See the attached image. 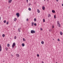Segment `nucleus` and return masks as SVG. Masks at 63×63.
I'll return each instance as SVG.
<instances>
[{
	"instance_id": "obj_1",
	"label": "nucleus",
	"mask_w": 63,
	"mask_h": 63,
	"mask_svg": "<svg viewBox=\"0 0 63 63\" xmlns=\"http://www.w3.org/2000/svg\"><path fill=\"white\" fill-rule=\"evenodd\" d=\"M57 24H58V26L59 27H60V24L59 23V21H57Z\"/></svg>"
},
{
	"instance_id": "obj_2",
	"label": "nucleus",
	"mask_w": 63,
	"mask_h": 63,
	"mask_svg": "<svg viewBox=\"0 0 63 63\" xmlns=\"http://www.w3.org/2000/svg\"><path fill=\"white\" fill-rule=\"evenodd\" d=\"M31 33H32V34L35 33V31H33V30H32L31 31Z\"/></svg>"
},
{
	"instance_id": "obj_3",
	"label": "nucleus",
	"mask_w": 63,
	"mask_h": 63,
	"mask_svg": "<svg viewBox=\"0 0 63 63\" xmlns=\"http://www.w3.org/2000/svg\"><path fill=\"white\" fill-rule=\"evenodd\" d=\"M12 46L13 48H14V47H15V46H16V43H13Z\"/></svg>"
},
{
	"instance_id": "obj_4",
	"label": "nucleus",
	"mask_w": 63,
	"mask_h": 63,
	"mask_svg": "<svg viewBox=\"0 0 63 63\" xmlns=\"http://www.w3.org/2000/svg\"><path fill=\"white\" fill-rule=\"evenodd\" d=\"M16 15L17 16V17H19V13H17L16 14Z\"/></svg>"
},
{
	"instance_id": "obj_5",
	"label": "nucleus",
	"mask_w": 63,
	"mask_h": 63,
	"mask_svg": "<svg viewBox=\"0 0 63 63\" xmlns=\"http://www.w3.org/2000/svg\"><path fill=\"white\" fill-rule=\"evenodd\" d=\"M21 29V28H19L18 29V31L19 32H20V30Z\"/></svg>"
},
{
	"instance_id": "obj_6",
	"label": "nucleus",
	"mask_w": 63,
	"mask_h": 63,
	"mask_svg": "<svg viewBox=\"0 0 63 63\" xmlns=\"http://www.w3.org/2000/svg\"><path fill=\"white\" fill-rule=\"evenodd\" d=\"M12 0H8L9 3V4L11 3L12 2Z\"/></svg>"
},
{
	"instance_id": "obj_7",
	"label": "nucleus",
	"mask_w": 63,
	"mask_h": 63,
	"mask_svg": "<svg viewBox=\"0 0 63 63\" xmlns=\"http://www.w3.org/2000/svg\"><path fill=\"white\" fill-rule=\"evenodd\" d=\"M1 50H2V48L1 46V44H0V51H1Z\"/></svg>"
},
{
	"instance_id": "obj_8",
	"label": "nucleus",
	"mask_w": 63,
	"mask_h": 63,
	"mask_svg": "<svg viewBox=\"0 0 63 63\" xmlns=\"http://www.w3.org/2000/svg\"><path fill=\"white\" fill-rule=\"evenodd\" d=\"M42 8L43 10H45V6H42Z\"/></svg>"
},
{
	"instance_id": "obj_9",
	"label": "nucleus",
	"mask_w": 63,
	"mask_h": 63,
	"mask_svg": "<svg viewBox=\"0 0 63 63\" xmlns=\"http://www.w3.org/2000/svg\"><path fill=\"white\" fill-rule=\"evenodd\" d=\"M34 22H32V26H33V25H34Z\"/></svg>"
},
{
	"instance_id": "obj_10",
	"label": "nucleus",
	"mask_w": 63,
	"mask_h": 63,
	"mask_svg": "<svg viewBox=\"0 0 63 63\" xmlns=\"http://www.w3.org/2000/svg\"><path fill=\"white\" fill-rule=\"evenodd\" d=\"M52 13H55V11L53 10H52Z\"/></svg>"
},
{
	"instance_id": "obj_11",
	"label": "nucleus",
	"mask_w": 63,
	"mask_h": 63,
	"mask_svg": "<svg viewBox=\"0 0 63 63\" xmlns=\"http://www.w3.org/2000/svg\"><path fill=\"white\" fill-rule=\"evenodd\" d=\"M16 56H17V57H19V54H16Z\"/></svg>"
},
{
	"instance_id": "obj_12",
	"label": "nucleus",
	"mask_w": 63,
	"mask_h": 63,
	"mask_svg": "<svg viewBox=\"0 0 63 63\" xmlns=\"http://www.w3.org/2000/svg\"><path fill=\"white\" fill-rule=\"evenodd\" d=\"M22 47L24 46H25L24 44V43H22Z\"/></svg>"
},
{
	"instance_id": "obj_13",
	"label": "nucleus",
	"mask_w": 63,
	"mask_h": 63,
	"mask_svg": "<svg viewBox=\"0 0 63 63\" xmlns=\"http://www.w3.org/2000/svg\"><path fill=\"white\" fill-rule=\"evenodd\" d=\"M37 11L38 13H40V10H39L37 9Z\"/></svg>"
},
{
	"instance_id": "obj_14",
	"label": "nucleus",
	"mask_w": 63,
	"mask_h": 63,
	"mask_svg": "<svg viewBox=\"0 0 63 63\" xmlns=\"http://www.w3.org/2000/svg\"><path fill=\"white\" fill-rule=\"evenodd\" d=\"M7 47H10V44H7Z\"/></svg>"
},
{
	"instance_id": "obj_15",
	"label": "nucleus",
	"mask_w": 63,
	"mask_h": 63,
	"mask_svg": "<svg viewBox=\"0 0 63 63\" xmlns=\"http://www.w3.org/2000/svg\"><path fill=\"white\" fill-rule=\"evenodd\" d=\"M63 34V33H62V32H60V34L61 35H62Z\"/></svg>"
},
{
	"instance_id": "obj_16",
	"label": "nucleus",
	"mask_w": 63,
	"mask_h": 63,
	"mask_svg": "<svg viewBox=\"0 0 63 63\" xmlns=\"http://www.w3.org/2000/svg\"><path fill=\"white\" fill-rule=\"evenodd\" d=\"M48 17H50V16H51L50 14H48Z\"/></svg>"
},
{
	"instance_id": "obj_17",
	"label": "nucleus",
	"mask_w": 63,
	"mask_h": 63,
	"mask_svg": "<svg viewBox=\"0 0 63 63\" xmlns=\"http://www.w3.org/2000/svg\"><path fill=\"white\" fill-rule=\"evenodd\" d=\"M5 34H3L2 35V36L3 37H5Z\"/></svg>"
},
{
	"instance_id": "obj_18",
	"label": "nucleus",
	"mask_w": 63,
	"mask_h": 63,
	"mask_svg": "<svg viewBox=\"0 0 63 63\" xmlns=\"http://www.w3.org/2000/svg\"><path fill=\"white\" fill-rule=\"evenodd\" d=\"M49 32H51L52 31V29H50L49 30Z\"/></svg>"
},
{
	"instance_id": "obj_19",
	"label": "nucleus",
	"mask_w": 63,
	"mask_h": 63,
	"mask_svg": "<svg viewBox=\"0 0 63 63\" xmlns=\"http://www.w3.org/2000/svg\"><path fill=\"white\" fill-rule=\"evenodd\" d=\"M14 21H16V18H15L14 19Z\"/></svg>"
},
{
	"instance_id": "obj_20",
	"label": "nucleus",
	"mask_w": 63,
	"mask_h": 63,
	"mask_svg": "<svg viewBox=\"0 0 63 63\" xmlns=\"http://www.w3.org/2000/svg\"><path fill=\"white\" fill-rule=\"evenodd\" d=\"M5 49L6 50H8V48H7V47H6V48H5Z\"/></svg>"
},
{
	"instance_id": "obj_21",
	"label": "nucleus",
	"mask_w": 63,
	"mask_h": 63,
	"mask_svg": "<svg viewBox=\"0 0 63 63\" xmlns=\"http://www.w3.org/2000/svg\"><path fill=\"white\" fill-rule=\"evenodd\" d=\"M42 44H44V41H42L41 42Z\"/></svg>"
},
{
	"instance_id": "obj_22",
	"label": "nucleus",
	"mask_w": 63,
	"mask_h": 63,
	"mask_svg": "<svg viewBox=\"0 0 63 63\" xmlns=\"http://www.w3.org/2000/svg\"><path fill=\"white\" fill-rule=\"evenodd\" d=\"M23 41H25V40H26L25 39H24V38H23Z\"/></svg>"
},
{
	"instance_id": "obj_23",
	"label": "nucleus",
	"mask_w": 63,
	"mask_h": 63,
	"mask_svg": "<svg viewBox=\"0 0 63 63\" xmlns=\"http://www.w3.org/2000/svg\"><path fill=\"white\" fill-rule=\"evenodd\" d=\"M34 21H36V18H34Z\"/></svg>"
},
{
	"instance_id": "obj_24",
	"label": "nucleus",
	"mask_w": 63,
	"mask_h": 63,
	"mask_svg": "<svg viewBox=\"0 0 63 63\" xmlns=\"http://www.w3.org/2000/svg\"><path fill=\"white\" fill-rule=\"evenodd\" d=\"M43 22H45V19H43Z\"/></svg>"
},
{
	"instance_id": "obj_25",
	"label": "nucleus",
	"mask_w": 63,
	"mask_h": 63,
	"mask_svg": "<svg viewBox=\"0 0 63 63\" xmlns=\"http://www.w3.org/2000/svg\"><path fill=\"white\" fill-rule=\"evenodd\" d=\"M6 24H9V22L7 21L6 22Z\"/></svg>"
},
{
	"instance_id": "obj_26",
	"label": "nucleus",
	"mask_w": 63,
	"mask_h": 63,
	"mask_svg": "<svg viewBox=\"0 0 63 63\" xmlns=\"http://www.w3.org/2000/svg\"><path fill=\"white\" fill-rule=\"evenodd\" d=\"M6 20L4 21V23H6Z\"/></svg>"
},
{
	"instance_id": "obj_27",
	"label": "nucleus",
	"mask_w": 63,
	"mask_h": 63,
	"mask_svg": "<svg viewBox=\"0 0 63 63\" xmlns=\"http://www.w3.org/2000/svg\"><path fill=\"white\" fill-rule=\"evenodd\" d=\"M14 39H16V36H15V37H14Z\"/></svg>"
},
{
	"instance_id": "obj_28",
	"label": "nucleus",
	"mask_w": 63,
	"mask_h": 63,
	"mask_svg": "<svg viewBox=\"0 0 63 63\" xmlns=\"http://www.w3.org/2000/svg\"><path fill=\"white\" fill-rule=\"evenodd\" d=\"M37 57H39V54H37Z\"/></svg>"
},
{
	"instance_id": "obj_29",
	"label": "nucleus",
	"mask_w": 63,
	"mask_h": 63,
	"mask_svg": "<svg viewBox=\"0 0 63 63\" xmlns=\"http://www.w3.org/2000/svg\"><path fill=\"white\" fill-rule=\"evenodd\" d=\"M29 11H31V8H29Z\"/></svg>"
},
{
	"instance_id": "obj_30",
	"label": "nucleus",
	"mask_w": 63,
	"mask_h": 63,
	"mask_svg": "<svg viewBox=\"0 0 63 63\" xmlns=\"http://www.w3.org/2000/svg\"><path fill=\"white\" fill-rule=\"evenodd\" d=\"M54 18H56V17L55 16V15H54Z\"/></svg>"
},
{
	"instance_id": "obj_31",
	"label": "nucleus",
	"mask_w": 63,
	"mask_h": 63,
	"mask_svg": "<svg viewBox=\"0 0 63 63\" xmlns=\"http://www.w3.org/2000/svg\"><path fill=\"white\" fill-rule=\"evenodd\" d=\"M34 26H36V23H34Z\"/></svg>"
},
{
	"instance_id": "obj_32",
	"label": "nucleus",
	"mask_w": 63,
	"mask_h": 63,
	"mask_svg": "<svg viewBox=\"0 0 63 63\" xmlns=\"http://www.w3.org/2000/svg\"><path fill=\"white\" fill-rule=\"evenodd\" d=\"M29 6H30V5H31V3H29Z\"/></svg>"
},
{
	"instance_id": "obj_33",
	"label": "nucleus",
	"mask_w": 63,
	"mask_h": 63,
	"mask_svg": "<svg viewBox=\"0 0 63 63\" xmlns=\"http://www.w3.org/2000/svg\"><path fill=\"white\" fill-rule=\"evenodd\" d=\"M26 1H27V3H28V0H26Z\"/></svg>"
},
{
	"instance_id": "obj_34",
	"label": "nucleus",
	"mask_w": 63,
	"mask_h": 63,
	"mask_svg": "<svg viewBox=\"0 0 63 63\" xmlns=\"http://www.w3.org/2000/svg\"><path fill=\"white\" fill-rule=\"evenodd\" d=\"M58 41H60V40H59V39H58Z\"/></svg>"
},
{
	"instance_id": "obj_35",
	"label": "nucleus",
	"mask_w": 63,
	"mask_h": 63,
	"mask_svg": "<svg viewBox=\"0 0 63 63\" xmlns=\"http://www.w3.org/2000/svg\"><path fill=\"white\" fill-rule=\"evenodd\" d=\"M54 28V26H53L52 28Z\"/></svg>"
},
{
	"instance_id": "obj_36",
	"label": "nucleus",
	"mask_w": 63,
	"mask_h": 63,
	"mask_svg": "<svg viewBox=\"0 0 63 63\" xmlns=\"http://www.w3.org/2000/svg\"><path fill=\"white\" fill-rule=\"evenodd\" d=\"M56 1L57 2H58V0H56Z\"/></svg>"
},
{
	"instance_id": "obj_37",
	"label": "nucleus",
	"mask_w": 63,
	"mask_h": 63,
	"mask_svg": "<svg viewBox=\"0 0 63 63\" xmlns=\"http://www.w3.org/2000/svg\"><path fill=\"white\" fill-rule=\"evenodd\" d=\"M28 19H27V21H28Z\"/></svg>"
},
{
	"instance_id": "obj_38",
	"label": "nucleus",
	"mask_w": 63,
	"mask_h": 63,
	"mask_svg": "<svg viewBox=\"0 0 63 63\" xmlns=\"http://www.w3.org/2000/svg\"><path fill=\"white\" fill-rule=\"evenodd\" d=\"M47 2H49V0H47Z\"/></svg>"
},
{
	"instance_id": "obj_39",
	"label": "nucleus",
	"mask_w": 63,
	"mask_h": 63,
	"mask_svg": "<svg viewBox=\"0 0 63 63\" xmlns=\"http://www.w3.org/2000/svg\"><path fill=\"white\" fill-rule=\"evenodd\" d=\"M40 30H42V29L41 28H40Z\"/></svg>"
},
{
	"instance_id": "obj_40",
	"label": "nucleus",
	"mask_w": 63,
	"mask_h": 63,
	"mask_svg": "<svg viewBox=\"0 0 63 63\" xmlns=\"http://www.w3.org/2000/svg\"><path fill=\"white\" fill-rule=\"evenodd\" d=\"M11 56H12V57H13V55H11Z\"/></svg>"
},
{
	"instance_id": "obj_41",
	"label": "nucleus",
	"mask_w": 63,
	"mask_h": 63,
	"mask_svg": "<svg viewBox=\"0 0 63 63\" xmlns=\"http://www.w3.org/2000/svg\"><path fill=\"white\" fill-rule=\"evenodd\" d=\"M62 6H63V4H62Z\"/></svg>"
},
{
	"instance_id": "obj_42",
	"label": "nucleus",
	"mask_w": 63,
	"mask_h": 63,
	"mask_svg": "<svg viewBox=\"0 0 63 63\" xmlns=\"http://www.w3.org/2000/svg\"><path fill=\"white\" fill-rule=\"evenodd\" d=\"M3 62H5V61L4 60L3 61Z\"/></svg>"
},
{
	"instance_id": "obj_43",
	"label": "nucleus",
	"mask_w": 63,
	"mask_h": 63,
	"mask_svg": "<svg viewBox=\"0 0 63 63\" xmlns=\"http://www.w3.org/2000/svg\"><path fill=\"white\" fill-rule=\"evenodd\" d=\"M1 19V17H0V20Z\"/></svg>"
},
{
	"instance_id": "obj_44",
	"label": "nucleus",
	"mask_w": 63,
	"mask_h": 63,
	"mask_svg": "<svg viewBox=\"0 0 63 63\" xmlns=\"http://www.w3.org/2000/svg\"><path fill=\"white\" fill-rule=\"evenodd\" d=\"M45 1H46V0H44Z\"/></svg>"
},
{
	"instance_id": "obj_45",
	"label": "nucleus",
	"mask_w": 63,
	"mask_h": 63,
	"mask_svg": "<svg viewBox=\"0 0 63 63\" xmlns=\"http://www.w3.org/2000/svg\"><path fill=\"white\" fill-rule=\"evenodd\" d=\"M44 63V62H43V63Z\"/></svg>"
},
{
	"instance_id": "obj_46",
	"label": "nucleus",
	"mask_w": 63,
	"mask_h": 63,
	"mask_svg": "<svg viewBox=\"0 0 63 63\" xmlns=\"http://www.w3.org/2000/svg\"><path fill=\"white\" fill-rule=\"evenodd\" d=\"M53 40H54V39H53Z\"/></svg>"
},
{
	"instance_id": "obj_47",
	"label": "nucleus",
	"mask_w": 63,
	"mask_h": 63,
	"mask_svg": "<svg viewBox=\"0 0 63 63\" xmlns=\"http://www.w3.org/2000/svg\"><path fill=\"white\" fill-rule=\"evenodd\" d=\"M56 63H57V62H56Z\"/></svg>"
},
{
	"instance_id": "obj_48",
	"label": "nucleus",
	"mask_w": 63,
	"mask_h": 63,
	"mask_svg": "<svg viewBox=\"0 0 63 63\" xmlns=\"http://www.w3.org/2000/svg\"><path fill=\"white\" fill-rule=\"evenodd\" d=\"M30 0H29V1H30Z\"/></svg>"
}]
</instances>
